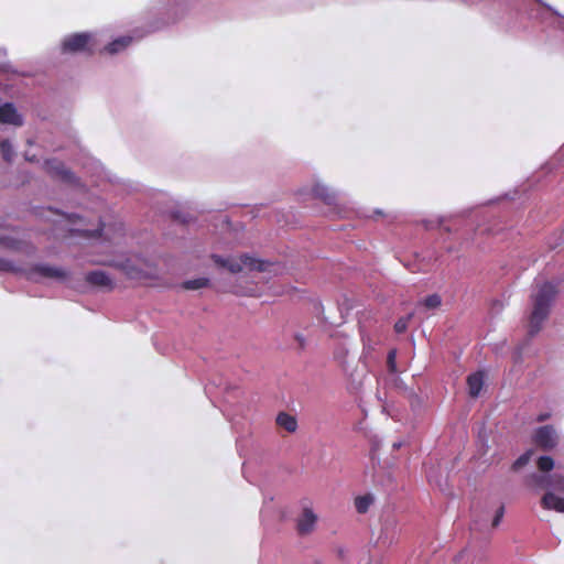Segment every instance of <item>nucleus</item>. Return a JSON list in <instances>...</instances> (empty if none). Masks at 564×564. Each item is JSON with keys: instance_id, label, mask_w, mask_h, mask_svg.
<instances>
[{"instance_id": "473e14b6", "label": "nucleus", "mask_w": 564, "mask_h": 564, "mask_svg": "<svg viewBox=\"0 0 564 564\" xmlns=\"http://www.w3.org/2000/svg\"><path fill=\"white\" fill-rule=\"evenodd\" d=\"M402 445H403V443H402V442H394V443L392 444V448H393V449H399V448H401V447H402Z\"/></svg>"}, {"instance_id": "c756f323", "label": "nucleus", "mask_w": 564, "mask_h": 564, "mask_svg": "<svg viewBox=\"0 0 564 564\" xmlns=\"http://www.w3.org/2000/svg\"><path fill=\"white\" fill-rule=\"evenodd\" d=\"M295 339H296V341L299 343L300 347H301V348H303V347H304V345H305V338H304V336H303V335H301V334H296V335H295Z\"/></svg>"}, {"instance_id": "393cba45", "label": "nucleus", "mask_w": 564, "mask_h": 564, "mask_svg": "<svg viewBox=\"0 0 564 564\" xmlns=\"http://www.w3.org/2000/svg\"><path fill=\"white\" fill-rule=\"evenodd\" d=\"M411 317H412V314H409L406 317L399 318L394 324V330L399 334L405 332Z\"/></svg>"}, {"instance_id": "2f4dec72", "label": "nucleus", "mask_w": 564, "mask_h": 564, "mask_svg": "<svg viewBox=\"0 0 564 564\" xmlns=\"http://www.w3.org/2000/svg\"><path fill=\"white\" fill-rule=\"evenodd\" d=\"M549 416H550V414H547V413H546V414H540V415L538 416V421H539V422H542V421H544V420L549 419Z\"/></svg>"}, {"instance_id": "f257e3e1", "label": "nucleus", "mask_w": 564, "mask_h": 564, "mask_svg": "<svg viewBox=\"0 0 564 564\" xmlns=\"http://www.w3.org/2000/svg\"><path fill=\"white\" fill-rule=\"evenodd\" d=\"M555 293V286L546 282L539 288L538 293L533 296V310L528 330L530 337L540 332L543 322L549 316Z\"/></svg>"}, {"instance_id": "5701e85b", "label": "nucleus", "mask_w": 564, "mask_h": 564, "mask_svg": "<svg viewBox=\"0 0 564 564\" xmlns=\"http://www.w3.org/2000/svg\"><path fill=\"white\" fill-rule=\"evenodd\" d=\"M538 467L542 471H550L554 467V460L550 456H541L538 460Z\"/></svg>"}, {"instance_id": "f3484780", "label": "nucleus", "mask_w": 564, "mask_h": 564, "mask_svg": "<svg viewBox=\"0 0 564 564\" xmlns=\"http://www.w3.org/2000/svg\"><path fill=\"white\" fill-rule=\"evenodd\" d=\"M536 480L540 485L552 486L557 490L564 491V477L555 474L553 477L538 476Z\"/></svg>"}, {"instance_id": "bb28decb", "label": "nucleus", "mask_w": 564, "mask_h": 564, "mask_svg": "<svg viewBox=\"0 0 564 564\" xmlns=\"http://www.w3.org/2000/svg\"><path fill=\"white\" fill-rule=\"evenodd\" d=\"M503 514H505V507L500 506L498 508V510L496 511V514H495L494 520H492V527L494 528H497L500 524V522H501V520L503 518Z\"/></svg>"}, {"instance_id": "c85d7f7f", "label": "nucleus", "mask_w": 564, "mask_h": 564, "mask_svg": "<svg viewBox=\"0 0 564 564\" xmlns=\"http://www.w3.org/2000/svg\"><path fill=\"white\" fill-rule=\"evenodd\" d=\"M113 232L116 237H122L123 236V227L122 224H116L113 225Z\"/></svg>"}, {"instance_id": "f03ea898", "label": "nucleus", "mask_w": 564, "mask_h": 564, "mask_svg": "<svg viewBox=\"0 0 564 564\" xmlns=\"http://www.w3.org/2000/svg\"><path fill=\"white\" fill-rule=\"evenodd\" d=\"M213 260L218 267L224 268L234 274L242 272L245 268L258 271L265 270V263L263 261L256 259L248 253H243L239 257L227 258L214 254Z\"/></svg>"}, {"instance_id": "a878e982", "label": "nucleus", "mask_w": 564, "mask_h": 564, "mask_svg": "<svg viewBox=\"0 0 564 564\" xmlns=\"http://www.w3.org/2000/svg\"><path fill=\"white\" fill-rule=\"evenodd\" d=\"M532 452L528 451L524 454H522L514 463H513V469H520L521 467L525 466L530 458H531Z\"/></svg>"}, {"instance_id": "7ed1b4c3", "label": "nucleus", "mask_w": 564, "mask_h": 564, "mask_svg": "<svg viewBox=\"0 0 564 564\" xmlns=\"http://www.w3.org/2000/svg\"><path fill=\"white\" fill-rule=\"evenodd\" d=\"M318 517L314 512L311 503L307 501L302 502V511L296 519V530L300 535L311 534L316 527Z\"/></svg>"}, {"instance_id": "20e7f679", "label": "nucleus", "mask_w": 564, "mask_h": 564, "mask_svg": "<svg viewBox=\"0 0 564 564\" xmlns=\"http://www.w3.org/2000/svg\"><path fill=\"white\" fill-rule=\"evenodd\" d=\"M91 34L89 33H76L65 37L62 42V51L64 53H77V52H89L93 50L90 47Z\"/></svg>"}, {"instance_id": "412c9836", "label": "nucleus", "mask_w": 564, "mask_h": 564, "mask_svg": "<svg viewBox=\"0 0 564 564\" xmlns=\"http://www.w3.org/2000/svg\"><path fill=\"white\" fill-rule=\"evenodd\" d=\"M421 304L427 310H435L441 306L442 299L438 294H431L426 296Z\"/></svg>"}, {"instance_id": "2eb2a0df", "label": "nucleus", "mask_w": 564, "mask_h": 564, "mask_svg": "<svg viewBox=\"0 0 564 564\" xmlns=\"http://www.w3.org/2000/svg\"><path fill=\"white\" fill-rule=\"evenodd\" d=\"M276 424L290 433L295 432L297 429V421L295 416L285 412H281L278 414Z\"/></svg>"}, {"instance_id": "b1692460", "label": "nucleus", "mask_w": 564, "mask_h": 564, "mask_svg": "<svg viewBox=\"0 0 564 564\" xmlns=\"http://www.w3.org/2000/svg\"><path fill=\"white\" fill-rule=\"evenodd\" d=\"M0 272L23 273V270L17 268L12 262L0 258Z\"/></svg>"}, {"instance_id": "9b49d317", "label": "nucleus", "mask_w": 564, "mask_h": 564, "mask_svg": "<svg viewBox=\"0 0 564 564\" xmlns=\"http://www.w3.org/2000/svg\"><path fill=\"white\" fill-rule=\"evenodd\" d=\"M541 503H542V507L546 510L564 512V498H561L553 492H546L543 496Z\"/></svg>"}, {"instance_id": "0eeeda50", "label": "nucleus", "mask_w": 564, "mask_h": 564, "mask_svg": "<svg viewBox=\"0 0 564 564\" xmlns=\"http://www.w3.org/2000/svg\"><path fill=\"white\" fill-rule=\"evenodd\" d=\"M55 279L58 281H64L68 276V272L62 268L51 267L48 264H39L33 268L32 271L26 273V278L29 280H36V276Z\"/></svg>"}, {"instance_id": "ddd939ff", "label": "nucleus", "mask_w": 564, "mask_h": 564, "mask_svg": "<svg viewBox=\"0 0 564 564\" xmlns=\"http://www.w3.org/2000/svg\"><path fill=\"white\" fill-rule=\"evenodd\" d=\"M25 242L15 237L6 235L2 232V228H0V248L21 251L24 249Z\"/></svg>"}, {"instance_id": "9d476101", "label": "nucleus", "mask_w": 564, "mask_h": 564, "mask_svg": "<svg viewBox=\"0 0 564 564\" xmlns=\"http://www.w3.org/2000/svg\"><path fill=\"white\" fill-rule=\"evenodd\" d=\"M86 281L89 284L109 289V290H111L113 288V282H112L111 278L105 271H101V270L88 272L86 274Z\"/></svg>"}, {"instance_id": "cd10ccee", "label": "nucleus", "mask_w": 564, "mask_h": 564, "mask_svg": "<svg viewBox=\"0 0 564 564\" xmlns=\"http://www.w3.org/2000/svg\"><path fill=\"white\" fill-rule=\"evenodd\" d=\"M395 357H397V351L395 350L389 351V354H388V366H389L391 371H395Z\"/></svg>"}, {"instance_id": "4be33fe9", "label": "nucleus", "mask_w": 564, "mask_h": 564, "mask_svg": "<svg viewBox=\"0 0 564 564\" xmlns=\"http://www.w3.org/2000/svg\"><path fill=\"white\" fill-rule=\"evenodd\" d=\"M0 151H1V154H2L3 159L7 162H11L12 161V159L14 156V151H13L12 144L10 143L9 140L1 141V143H0Z\"/></svg>"}, {"instance_id": "6e6552de", "label": "nucleus", "mask_w": 564, "mask_h": 564, "mask_svg": "<svg viewBox=\"0 0 564 564\" xmlns=\"http://www.w3.org/2000/svg\"><path fill=\"white\" fill-rule=\"evenodd\" d=\"M44 166L45 171L52 177L69 184L76 183V177L74 173L70 170L66 169L63 162L57 160H47L45 161Z\"/></svg>"}, {"instance_id": "a211bd4d", "label": "nucleus", "mask_w": 564, "mask_h": 564, "mask_svg": "<svg viewBox=\"0 0 564 564\" xmlns=\"http://www.w3.org/2000/svg\"><path fill=\"white\" fill-rule=\"evenodd\" d=\"M132 42L131 36H121L112 41L106 46V51L109 54H116L124 50L127 46H129Z\"/></svg>"}, {"instance_id": "1a4fd4ad", "label": "nucleus", "mask_w": 564, "mask_h": 564, "mask_svg": "<svg viewBox=\"0 0 564 564\" xmlns=\"http://www.w3.org/2000/svg\"><path fill=\"white\" fill-rule=\"evenodd\" d=\"M0 122L13 126H22V117L18 113L17 108L11 102L0 106Z\"/></svg>"}, {"instance_id": "7c9ffc66", "label": "nucleus", "mask_w": 564, "mask_h": 564, "mask_svg": "<svg viewBox=\"0 0 564 564\" xmlns=\"http://www.w3.org/2000/svg\"><path fill=\"white\" fill-rule=\"evenodd\" d=\"M67 219H68V220H69V223H72V224H76V221H77V220H78V221H82V220H83L80 216H76V215H72V216L69 215V216H67Z\"/></svg>"}, {"instance_id": "6ab92c4d", "label": "nucleus", "mask_w": 564, "mask_h": 564, "mask_svg": "<svg viewBox=\"0 0 564 564\" xmlns=\"http://www.w3.org/2000/svg\"><path fill=\"white\" fill-rule=\"evenodd\" d=\"M373 498L370 495L357 497L355 500V507L359 513H366L369 507L372 505Z\"/></svg>"}, {"instance_id": "f8f14e48", "label": "nucleus", "mask_w": 564, "mask_h": 564, "mask_svg": "<svg viewBox=\"0 0 564 564\" xmlns=\"http://www.w3.org/2000/svg\"><path fill=\"white\" fill-rule=\"evenodd\" d=\"M313 194L327 205L336 203V193L324 184L316 183L313 187Z\"/></svg>"}, {"instance_id": "72a5a7b5", "label": "nucleus", "mask_w": 564, "mask_h": 564, "mask_svg": "<svg viewBox=\"0 0 564 564\" xmlns=\"http://www.w3.org/2000/svg\"><path fill=\"white\" fill-rule=\"evenodd\" d=\"M426 227H427V228H432L433 226H432V224H431V223H427V224H426Z\"/></svg>"}, {"instance_id": "dca6fc26", "label": "nucleus", "mask_w": 564, "mask_h": 564, "mask_svg": "<svg viewBox=\"0 0 564 564\" xmlns=\"http://www.w3.org/2000/svg\"><path fill=\"white\" fill-rule=\"evenodd\" d=\"M69 231L77 232V234H80V235H84L87 237L100 236V234L105 231L106 239L111 240V238L109 237L110 227L106 228L101 224H99L97 229H95V230H91L87 227L82 226V227H77V228H70Z\"/></svg>"}, {"instance_id": "423d86ee", "label": "nucleus", "mask_w": 564, "mask_h": 564, "mask_svg": "<svg viewBox=\"0 0 564 564\" xmlns=\"http://www.w3.org/2000/svg\"><path fill=\"white\" fill-rule=\"evenodd\" d=\"M534 442L542 449L550 451L557 445L558 435L552 425H544L535 431Z\"/></svg>"}, {"instance_id": "39448f33", "label": "nucleus", "mask_w": 564, "mask_h": 564, "mask_svg": "<svg viewBox=\"0 0 564 564\" xmlns=\"http://www.w3.org/2000/svg\"><path fill=\"white\" fill-rule=\"evenodd\" d=\"M96 263L120 269L130 279H141L145 275L143 269L130 258L120 260L105 259L98 260Z\"/></svg>"}, {"instance_id": "4468645a", "label": "nucleus", "mask_w": 564, "mask_h": 564, "mask_svg": "<svg viewBox=\"0 0 564 564\" xmlns=\"http://www.w3.org/2000/svg\"><path fill=\"white\" fill-rule=\"evenodd\" d=\"M468 391L470 397L477 398L484 387V373L478 371L467 378Z\"/></svg>"}, {"instance_id": "aec40b11", "label": "nucleus", "mask_w": 564, "mask_h": 564, "mask_svg": "<svg viewBox=\"0 0 564 564\" xmlns=\"http://www.w3.org/2000/svg\"><path fill=\"white\" fill-rule=\"evenodd\" d=\"M209 285V279L197 278L183 282V288L186 290H199Z\"/></svg>"}]
</instances>
